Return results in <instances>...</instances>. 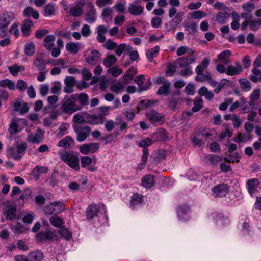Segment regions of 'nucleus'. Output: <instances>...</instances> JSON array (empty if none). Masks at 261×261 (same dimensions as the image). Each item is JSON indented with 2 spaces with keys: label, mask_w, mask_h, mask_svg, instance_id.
I'll return each instance as SVG.
<instances>
[{
  "label": "nucleus",
  "mask_w": 261,
  "mask_h": 261,
  "mask_svg": "<svg viewBox=\"0 0 261 261\" xmlns=\"http://www.w3.org/2000/svg\"><path fill=\"white\" fill-rule=\"evenodd\" d=\"M160 51V47L158 46H156L153 47L146 52V57L149 62H152L153 59L156 57Z\"/></svg>",
  "instance_id": "obj_38"
},
{
  "label": "nucleus",
  "mask_w": 261,
  "mask_h": 261,
  "mask_svg": "<svg viewBox=\"0 0 261 261\" xmlns=\"http://www.w3.org/2000/svg\"><path fill=\"white\" fill-rule=\"evenodd\" d=\"M192 52L193 51L189 47L187 46H181L177 50V55L180 56L186 53L191 54Z\"/></svg>",
  "instance_id": "obj_61"
},
{
  "label": "nucleus",
  "mask_w": 261,
  "mask_h": 261,
  "mask_svg": "<svg viewBox=\"0 0 261 261\" xmlns=\"http://www.w3.org/2000/svg\"><path fill=\"white\" fill-rule=\"evenodd\" d=\"M240 87L244 91H249L251 88L250 82L246 79H241L239 80Z\"/></svg>",
  "instance_id": "obj_49"
},
{
  "label": "nucleus",
  "mask_w": 261,
  "mask_h": 261,
  "mask_svg": "<svg viewBox=\"0 0 261 261\" xmlns=\"http://www.w3.org/2000/svg\"><path fill=\"white\" fill-rule=\"evenodd\" d=\"M69 128V124L67 123H62L59 127V132L58 136L61 137L64 135L66 134L68 132V129Z\"/></svg>",
  "instance_id": "obj_53"
},
{
  "label": "nucleus",
  "mask_w": 261,
  "mask_h": 261,
  "mask_svg": "<svg viewBox=\"0 0 261 261\" xmlns=\"http://www.w3.org/2000/svg\"><path fill=\"white\" fill-rule=\"evenodd\" d=\"M61 158L74 170L77 171L80 170L79 159L76 155L65 152L61 154Z\"/></svg>",
  "instance_id": "obj_5"
},
{
  "label": "nucleus",
  "mask_w": 261,
  "mask_h": 261,
  "mask_svg": "<svg viewBox=\"0 0 261 261\" xmlns=\"http://www.w3.org/2000/svg\"><path fill=\"white\" fill-rule=\"evenodd\" d=\"M85 123L91 125L102 124L105 118L102 115H89L86 113Z\"/></svg>",
  "instance_id": "obj_12"
},
{
  "label": "nucleus",
  "mask_w": 261,
  "mask_h": 261,
  "mask_svg": "<svg viewBox=\"0 0 261 261\" xmlns=\"http://www.w3.org/2000/svg\"><path fill=\"white\" fill-rule=\"evenodd\" d=\"M260 25H261V19H259L256 21L250 20L249 28H250V30H251L252 31H256L259 29V28Z\"/></svg>",
  "instance_id": "obj_60"
},
{
  "label": "nucleus",
  "mask_w": 261,
  "mask_h": 261,
  "mask_svg": "<svg viewBox=\"0 0 261 261\" xmlns=\"http://www.w3.org/2000/svg\"><path fill=\"white\" fill-rule=\"evenodd\" d=\"M66 50L71 54H76L81 48H84L83 44L77 42H69L65 45Z\"/></svg>",
  "instance_id": "obj_18"
},
{
  "label": "nucleus",
  "mask_w": 261,
  "mask_h": 261,
  "mask_svg": "<svg viewBox=\"0 0 261 261\" xmlns=\"http://www.w3.org/2000/svg\"><path fill=\"white\" fill-rule=\"evenodd\" d=\"M15 15L11 12L0 14V37H4L6 35L8 27L14 18Z\"/></svg>",
  "instance_id": "obj_4"
},
{
  "label": "nucleus",
  "mask_w": 261,
  "mask_h": 261,
  "mask_svg": "<svg viewBox=\"0 0 261 261\" xmlns=\"http://www.w3.org/2000/svg\"><path fill=\"white\" fill-rule=\"evenodd\" d=\"M48 169L47 167L40 166H36L32 172V175L34 178L38 180L39 179L40 174L47 173Z\"/></svg>",
  "instance_id": "obj_34"
},
{
  "label": "nucleus",
  "mask_w": 261,
  "mask_h": 261,
  "mask_svg": "<svg viewBox=\"0 0 261 261\" xmlns=\"http://www.w3.org/2000/svg\"><path fill=\"white\" fill-rule=\"evenodd\" d=\"M33 25V21L30 19H26L23 21L21 27V32L23 36H28L29 35V32Z\"/></svg>",
  "instance_id": "obj_29"
},
{
  "label": "nucleus",
  "mask_w": 261,
  "mask_h": 261,
  "mask_svg": "<svg viewBox=\"0 0 261 261\" xmlns=\"http://www.w3.org/2000/svg\"><path fill=\"white\" fill-rule=\"evenodd\" d=\"M64 205L61 202H55L50 203L44 208L45 213L48 215L58 214L64 210Z\"/></svg>",
  "instance_id": "obj_7"
},
{
  "label": "nucleus",
  "mask_w": 261,
  "mask_h": 261,
  "mask_svg": "<svg viewBox=\"0 0 261 261\" xmlns=\"http://www.w3.org/2000/svg\"><path fill=\"white\" fill-rule=\"evenodd\" d=\"M124 88L122 84L119 82H116L112 84L110 87V89L111 91L116 93L120 92Z\"/></svg>",
  "instance_id": "obj_50"
},
{
  "label": "nucleus",
  "mask_w": 261,
  "mask_h": 261,
  "mask_svg": "<svg viewBox=\"0 0 261 261\" xmlns=\"http://www.w3.org/2000/svg\"><path fill=\"white\" fill-rule=\"evenodd\" d=\"M28 256L30 261H41L43 258V254L40 251L32 252Z\"/></svg>",
  "instance_id": "obj_41"
},
{
  "label": "nucleus",
  "mask_w": 261,
  "mask_h": 261,
  "mask_svg": "<svg viewBox=\"0 0 261 261\" xmlns=\"http://www.w3.org/2000/svg\"><path fill=\"white\" fill-rule=\"evenodd\" d=\"M77 95H71L68 98L64 100L61 106V110L63 113L72 114L76 111L81 109L80 107L76 105Z\"/></svg>",
  "instance_id": "obj_3"
},
{
  "label": "nucleus",
  "mask_w": 261,
  "mask_h": 261,
  "mask_svg": "<svg viewBox=\"0 0 261 261\" xmlns=\"http://www.w3.org/2000/svg\"><path fill=\"white\" fill-rule=\"evenodd\" d=\"M231 55L232 53L230 50H225L219 54L218 58L220 62L227 65L230 62L229 58L231 56Z\"/></svg>",
  "instance_id": "obj_27"
},
{
  "label": "nucleus",
  "mask_w": 261,
  "mask_h": 261,
  "mask_svg": "<svg viewBox=\"0 0 261 261\" xmlns=\"http://www.w3.org/2000/svg\"><path fill=\"white\" fill-rule=\"evenodd\" d=\"M16 207L14 205H10L7 207L5 211L6 218L9 220H13L16 216Z\"/></svg>",
  "instance_id": "obj_42"
},
{
  "label": "nucleus",
  "mask_w": 261,
  "mask_h": 261,
  "mask_svg": "<svg viewBox=\"0 0 261 261\" xmlns=\"http://www.w3.org/2000/svg\"><path fill=\"white\" fill-rule=\"evenodd\" d=\"M260 94V90L259 89H255L253 90L252 92L250 95V101L249 102V105L253 106L254 105L255 101L258 100L259 98Z\"/></svg>",
  "instance_id": "obj_43"
},
{
  "label": "nucleus",
  "mask_w": 261,
  "mask_h": 261,
  "mask_svg": "<svg viewBox=\"0 0 261 261\" xmlns=\"http://www.w3.org/2000/svg\"><path fill=\"white\" fill-rule=\"evenodd\" d=\"M170 86V83H165L159 88L157 91V94L164 96L167 95L169 92Z\"/></svg>",
  "instance_id": "obj_48"
},
{
  "label": "nucleus",
  "mask_w": 261,
  "mask_h": 261,
  "mask_svg": "<svg viewBox=\"0 0 261 261\" xmlns=\"http://www.w3.org/2000/svg\"><path fill=\"white\" fill-rule=\"evenodd\" d=\"M210 60L205 58L202 60L200 65H198L195 68V72L198 75H201L204 70H205L210 64Z\"/></svg>",
  "instance_id": "obj_32"
},
{
  "label": "nucleus",
  "mask_w": 261,
  "mask_h": 261,
  "mask_svg": "<svg viewBox=\"0 0 261 261\" xmlns=\"http://www.w3.org/2000/svg\"><path fill=\"white\" fill-rule=\"evenodd\" d=\"M13 110L16 112H19L21 114H24L28 110L29 108L25 102H21L17 100L13 103Z\"/></svg>",
  "instance_id": "obj_20"
},
{
  "label": "nucleus",
  "mask_w": 261,
  "mask_h": 261,
  "mask_svg": "<svg viewBox=\"0 0 261 261\" xmlns=\"http://www.w3.org/2000/svg\"><path fill=\"white\" fill-rule=\"evenodd\" d=\"M146 117L152 123L163 121L162 116L154 111H151L146 114Z\"/></svg>",
  "instance_id": "obj_24"
},
{
  "label": "nucleus",
  "mask_w": 261,
  "mask_h": 261,
  "mask_svg": "<svg viewBox=\"0 0 261 261\" xmlns=\"http://www.w3.org/2000/svg\"><path fill=\"white\" fill-rule=\"evenodd\" d=\"M33 65L39 71H42L45 68V64L42 56H40L36 59L33 62Z\"/></svg>",
  "instance_id": "obj_40"
},
{
  "label": "nucleus",
  "mask_w": 261,
  "mask_h": 261,
  "mask_svg": "<svg viewBox=\"0 0 261 261\" xmlns=\"http://www.w3.org/2000/svg\"><path fill=\"white\" fill-rule=\"evenodd\" d=\"M143 202V196L137 193H135L131 197L130 207L132 209H134L136 206L141 204Z\"/></svg>",
  "instance_id": "obj_28"
},
{
  "label": "nucleus",
  "mask_w": 261,
  "mask_h": 261,
  "mask_svg": "<svg viewBox=\"0 0 261 261\" xmlns=\"http://www.w3.org/2000/svg\"><path fill=\"white\" fill-rule=\"evenodd\" d=\"M49 222L51 224L56 227H60L64 223V220L62 218L54 216L49 219Z\"/></svg>",
  "instance_id": "obj_44"
},
{
  "label": "nucleus",
  "mask_w": 261,
  "mask_h": 261,
  "mask_svg": "<svg viewBox=\"0 0 261 261\" xmlns=\"http://www.w3.org/2000/svg\"><path fill=\"white\" fill-rule=\"evenodd\" d=\"M81 163L82 167L87 168L90 171L93 172L97 169V168H96L94 165L90 166L92 163V159L89 156H82L81 158Z\"/></svg>",
  "instance_id": "obj_19"
},
{
  "label": "nucleus",
  "mask_w": 261,
  "mask_h": 261,
  "mask_svg": "<svg viewBox=\"0 0 261 261\" xmlns=\"http://www.w3.org/2000/svg\"><path fill=\"white\" fill-rule=\"evenodd\" d=\"M85 0H79L75 5L70 7L69 14L73 17H79L83 13V6L85 5Z\"/></svg>",
  "instance_id": "obj_10"
},
{
  "label": "nucleus",
  "mask_w": 261,
  "mask_h": 261,
  "mask_svg": "<svg viewBox=\"0 0 261 261\" xmlns=\"http://www.w3.org/2000/svg\"><path fill=\"white\" fill-rule=\"evenodd\" d=\"M56 235L50 231L42 232L37 236V239L39 241L43 240H54L56 239Z\"/></svg>",
  "instance_id": "obj_25"
},
{
  "label": "nucleus",
  "mask_w": 261,
  "mask_h": 261,
  "mask_svg": "<svg viewBox=\"0 0 261 261\" xmlns=\"http://www.w3.org/2000/svg\"><path fill=\"white\" fill-rule=\"evenodd\" d=\"M259 181L257 178L249 179L247 182V188L249 193L252 195L257 190Z\"/></svg>",
  "instance_id": "obj_21"
},
{
  "label": "nucleus",
  "mask_w": 261,
  "mask_h": 261,
  "mask_svg": "<svg viewBox=\"0 0 261 261\" xmlns=\"http://www.w3.org/2000/svg\"><path fill=\"white\" fill-rule=\"evenodd\" d=\"M77 95V100L81 106H84L88 103V96L86 94L82 93Z\"/></svg>",
  "instance_id": "obj_58"
},
{
  "label": "nucleus",
  "mask_w": 261,
  "mask_h": 261,
  "mask_svg": "<svg viewBox=\"0 0 261 261\" xmlns=\"http://www.w3.org/2000/svg\"><path fill=\"white\" fill-rule=\"evenodd\" d=\"M99 149V144L97 143H90L81 145L80 151L83 154L93 153Z\"/></svg>",
  "instance_id": "obj_13"
},
{
  "label": "nucleus",
  "mask_w": 261,
  "mask_h": 261,
  "mask_svg": "<svg viewBox=\"0 0 261 261\" xmlns=\"http://www.w3.org/2000/svg\"><path fill=\"white\" fill-rule=\"evenodd\" d=\"M101 55L95 49L92 50L85 56V60L87 63L92 65H95L101 62Z\"/></svg>",
  "instance_id": "obj_8"
},
{
  "label": "nucleus",
  "mask_w": 261,
  "mask_h": 261,
  "mask_svg": "<svg viewBox=\"0 0 261 261\" xmlns=\"http://www.w3.org/2000/svg\"><path fill=\"white\" fill-rule=\"evenodd\" d=\"M106 208L103 204H91L87 208L86 216L88 220H91L95 217L99 218L98 221L100 224L107 222V216L106 215Z\"/></svg>",
  "instance_id": "obj_1"
},
{
  "label": "nucleus",
  "mask_w": 261,
  "mask_h": 261,
  "mask_svg": "<svg viewBox=\"0 0 261 261\" xmlns=\"http://www.w3.org/2000/svg\"><path fill=\"white\" fill-rule=\"evenodd\" d=\"M255 67L252 70V74L250 75V79L253 82L258 81V77L260 76L261 71Z\"/></svg>",
  "instance_id": "obj_56"
},
{
  "label": "nucleus",
  "mask_w": 261,
  "mask_h": 261,
  "mask_svg": "<svg viewBox=\"0 0 261 261\" xmlns=\"http://www.w3.org/2000/svg\"><path fill=\"white\" fill-rule=\"evenodd\" d=\"M55 8L53 4L49 3L44 8L43 14L44 16H51L55 14Z\"/></svg>",
  "instance_id": "obj_39"
},
{
  "label": "nucleus",
  "mask_w": 261,
  "mask_h": 261,
  "mask_svg": "<svg viewBox=\"0 0 261 261\" xmlns=\"http://www.w3.org/2000/svg\"><path fill=\"white\" fill-rule=\"evenodd\" d=\"M61 84L59 82H55L54 86L51 88V92L55 94H58L60 93L61 89Z\"/></svg>",
  "instance_id": "obj_62"
},
{
  "label": "nucleus",
  "mask_w": 261,
  "mask_h": 261,
  "mask_svg": "<svg viewBox=\"0 0 261 261\" xmlns=\"http://www.w3.org/2000/svg\"><path fill=\"white\" fill-rule=\"evenodd\" d=\"M195 61V58L193 55L187 57H181L176 61L177 65L180 68H185Z\"/></svg>",
  "instance_id": "obj_16"
},
{
  "label": "nucleus",
  "mask_w": 261,
  "mask_h": 261,
  "mask_svg": "<svg viewBox=\"0 0 261 261\" xmlns=\"http://www.w3.org/2000/svg\"><path fill=\"white\" fill-rule=\"evenodd\" d=\"M27 149V143L25 142H17L6 150L7 156L18 160L24 154Z\"/></svg>",
  "instance_id": "obj_2"
},
{
  "label": "nucleus",
  "mask_w": 261,
  "mask_h": 261,
  "mask_svg": "<svg viewBox=\"0 0 261 261\" xmlns=\"http://www.w3.org/2000/svg\"><path fill=\"white\" fill-rule=\"evenodd\" d=\"M145 80L144 76L143 75H140L136 77L135 82L139 86V89L138 91L141 92L143 91L147 90L148 89L151 85L150 79H148L147 82L144 85H142Z\"/></svg>",
  "instance_id": "obj_15"
},
{
  "label": "nucleus",
  "mask_w": 261,
  "mask_h": 261,
  "mask_svg": "<svg viewBox=\"0 0 261 261\" xmlns=\"http://www.w3.org/2000/svg\"><path fill=\"white\" fill-rule=\"evenodd\" d=\"M86 17L85 20L89 23H93L97 19V13L92 2L85 4Z\"/></svg>",
  "instance_id": "obj_6"
},
{
  "label": "nucleus",
  "mask_w": 261,
  "mask_h": 261,
  "mask_svg": "<svg viewBox=\"0 0 261 261\" xmlns=\"http://www.w3.org/2000/svg\"><path fill=\"white\" fill-rule=\"evenodd\" d=\"M23 14L25 16L27 17H32L34 19H38L39 17V14L38 11L32 7H26L24 11Z\"/></svg>",
  "instance_id": "obj_35"
},
{
  "label": "nucleus",
  "mask_w": 261,
  "mask_h": 261,
  "mask_svg": "<svg viewBox=\"0 0 261 261\" xmlns=\"http://www.w3.org/2000/svg\"><path fill=\"white\" fill-rule=\"evenodd\" d=\"M228 188L225 184L216 186L212 189L213 196L215 197L225 196L228 192Z\"/></svg>",
  "instance_id": "obj_14"
},
{
  "label": "nucleus",
  "mask_w": 261,
  "mask_h": 261,
  "mask_svg": "<svg viewBox=\"0 0 261 261\" xmlns=\"http://www.w3.org/2000/svg\"><path fill=\"white\" fill-rule=\"evenodd\" d=\"M154 183V176L151 174H147L142 178V185L147 189L151 188Z\"/></svg>",
  "instance_id": "obj_22"
},
{
  "label": "nucleus",
  "mask_w": 261,
  "mask_h": 261,
  "mask_svg": "<svg viewBox=\"0 0 261 261\" xmlns=\"http://www.w3.org/2000/svg\"><path fill=\"white\" fill-rule=\"evenodd\" d=\"M59 233L62 237L64 238L66 240H69L72 237L71 233L66 228H62L60 229Z\"/></svg>",
  "instance_id": "obj_64"
},
{
  "label": "nucleus",
  "mask_w": 261,
  "mask_h": 261,
  "mask_svg": "<svg viewBox=\"0 0 261 261\" xmlns=\"http://www.w3.org/2000/svg\"><path fill=\"white\" fill-rule=\"evenodd\" d=\"M203 100L201 98L197 97L195 98L194 101V106L192 108V111L194 112L199 111L202 107Z\"/></svg>",
  "instance_id": "obj_51"
},
{
  "label": "nucleus",
  "mask_w": 261,
  "mask_h": 261,
  "mask_svg": "<svg viewBox=\"0 0 261 261\" xmlns=\"http://www.w3.org/2000/svg\"><path fill=\"white\" fill-rule=\"evenodd\" d=\"M212 78L211 73L208 72H205L204 73H202L201 75H197L195 80L197 82H204L206 80L208 81Z\"/></svg>",
  "instance_id": "obj_55"
},
{
  "label": "nucleus",
  "mask_w": 261,
  "mask_h": 261,
  "mask_svg": "<svg viewBox=\"0 0 261 261\" xmlns=\"http://www.w3.org/2000/svg\"><path fill=\"white\" fill-rule=\"evenodd\" d=\"M0 87L2 88L7 87L10 90H14L16 88V84L14 81L6 79L0 81Z\"/></svg>",
  "instance_id": "obj_37"
},
{
  "label": "nucleus",
  "mask_w": 261,
  "mask_h": 261,
  "mask_svg": "<svg viewBox=\"0 0 261 261\" xmlns=\"http://www.w3.org/2000/svg\"><path fill=\"white\" fill-rule=\"evenodd\" d=\"M8 68L9 72L14 76H18L20 72H23L25 70L24 66L19 65L17 64L8 66Z\"/></svg>",
  "instance_id": "obj_30"
},
{
  "label": "nucleus",
  "mask_w": 261,
  "mask_h": 261,
  "mask_svg": "<svg viewBox=\"0 0 261 261\" xmlns=\"http://www.w3.org/2000/svg\"><path fill=\"white\" fill-rule=\"evenodd\" d=\"M35 51V47L32 42L27 43L25 44V53L28 56H32Z\"/></svg>",
  "instance_id": "obj_54"
},
{
  "label": "nucleus",
  "mask_w": 261,
  "mask_h": 261,
  "mask_svg": "<svg viewBox=\"0 0 261 261\" xmlns=\"http://www.w3.org/2000/svg\"><path fill=\"white\" fill-rule=\"evenodd\" d=\"M108 72L114 77H118L122 73V70L118 67L115 66L109 68Z\"/></svg>",
  "instance_id": "obj_57"
},
{
  "label": "nucleus",
  "mask_w": 261,
  "mask_h": 261,
  "mask_svg": "<svg viewBox=\"0 0 261 261\" xmlns=\"http://www.w3.org/2000/svg\"><path fill=\"white\" fill-rule=\"evenodd\" d=\"M74 130L77 134L76 140L79 142H83L89 136L91 132V128L88 126L82 127H77L74 126Z\"/></svg>",
  "instance_id": "obj_11"
},
{
  "label": "nucleus",
  "mask_w": 261,
  "mask_h": 261,
  "mask_svg": "<svg viewBox=\"0 0 261 261\" xmlns=\"http://www.w3.org/2000/svg\"><path fill=\"white\" fill-rule=\"evenodd\" d=\"M189 207L186 205L179 206L177 210V213L179 219L185 221L188 219V213L189 212Z\"/></svg>",
  "instance_id": "obj_31"
},
{
  "label": "nucleus",
  "mask_w": 261,
  "mask_h": 261,
  "mask_svg": "<svg viewBox=\"0 0 261 261\" xmlns=\"http://www.w3.org/2000/svg\"><path fill=\"white\" fill-rule=\"evenodd\" d=\"M86 113H77L75 114L72 119L73 122L76 124H81L82 123H85Z\"/></svg>",
  "instance_id": "obj_46"
},
{
  "label": "nucleus",
  "mask_w": 261,
  "mask_h": 261,
  "mask_svg": "<svg viewBox=\"0 0 261 261\" xmlns=\"http://www.w3.org/2000/svg\"><path fill=\"white\" fill-rule=\"evenodd\" d=\"M81 33L83 37H87L91 35L92 31L90 29V26L88 24H85L83 25Z\"/></svg>",
  "instance_id": "obj_59"
},
{
  "label": "nucleus",
  "mask_w": 261,
  "mask_h": 261,
  "mask_svg": "<svg viewBox=\"0 0 261 261\" xmlns=\"http://www.w3.org/2000/svg\"><path fill=\"white\" fill-rule=\"evenodd\" d=\"M43 138V134L41 129H38L35 134L28 136L27 141L33 143H39Z\"/></svg>",
  "instance_id": "obj_26"
},
{
  "label": "nucleus",
  "mask_w": 261,
  "mask_h": 261,
  "mask_svg": "<svg viewBox=\"0 0 261 261\" xmlns=\"http://www.w3.org/2000/svg\"><path fill=\"white\" fill-rule=\"evenodd\" d=\"M18 119H13L11 121L8 129L11 135H14L19 131L18 129Z\"/></svg>",
  "instance_id": "obj_45"
},
{
  "label": "nucleus",
  "mask_w": 261,
  "mask_h": 261,
  "mask_svg": "<svg viewBox=\"0 0 261 261\" xmlns=\"http://www.w3.org/2000/svg\"><path fill=\"white\" fill-rule=\"evenodd\" d=\"M117 61V59L113 55H108L103 60V65L107 67H109L114 65Z\"/></svg>",
  "instance_id": "obj_47"
},
{
  "label": "nucleus",
  "mask_w": 261,
  "mask_h": 261,
  "mask_svg": "<svg viewBox=\"0 0 261 261\" xmlns=\"http://www.w3.org/2000/svg\"><path fill=\"white\" fill-rule=\"evenodd\" d=\"M74 143L73 139L70 136H67L60 140L58 143V146L64 148H68Z\"/></svg>",
  "instance_id": "obj_33"
},
{
  "label": "nucleus",
  "mask_w": 261,
  "mask_h": 261,
  "mask_svg": "<svg viewBox=\"0 0 261 261\" xmlns=\"http://www.w3.org/2000/svg\"><path fill=\"white\" fill-rule=\"evenodd\" d=\"M128 10L131 15L140 16L143 13L144 8L139 1L136 0L129 4Z\"/></svg>",
  "instance_id": "obj_9"
},
{
  "label": "nucleus",
  "mask_w": 261,
  "mask_h": 261,
  "mask_svg": "<svg viewBox=\"0 0 261 261\" xmlns=\"http://www.w3.org/2000/svg\"><path fill=\"white\" fill-rule=\"evenodd\" d=\"M55 36L49 35L45 37L43 41V46L47 50H51L55 46Z\"/></svg>",
  "instance_id": "obj_23"
},
{
  "label": "nucleus",
  "mask_w": 261,
  "mask_h": 261,
  "mask_svg": "<svg viewBox=\"0 0 261 261\" xmlns=\"http://www.w3.org/2000/svg\"><path fill=\"white\" fill-rule=\"evenodd\" d=\"M185 28L186 30L190 34H194L197 31V25L194 22L187 24L185 25Z\"/></svg>",
  "instance_id": "obj_63"
},
{
  "label": "nucleus",
  "mask_w": 261,
  "mask_h": 261,
  "mask_svg": "<svg viewBox=\"0 0 261 261\" xmlns=\"http://www.w3.org/2000/svg\"><path fill=\"white\" fill-rule=\"evenodd\" d=\"M243 68L239 62H236L234 65H231L227 67L226 73L228 75L233 76L239 74L242 72Z\"/></svg>",
  "instance_id": "obj_17"
},
{
  "label": "nucleus",
  "mask_w": 261,
  "mask_h": 261,
  "mask_svg": "<svg viewBox=\"0 0 261 261\" xmlns=\"http://www.w3.org/2000/svg\"><path fill=\"white\" fill-rule=\"evenodd\" d=\"M198 93L200 96H204L206 99L209 100H212L214 97L213 93L204 86L200 88Z\"/></svg>",
  "instance_id": "obj_36"
},
{
  "label": "nucleus",
  "mask_w": 261,
  "mask_h": 261,
  "mask_svg": "<svg viewBox=\"0 0 261 261\" xmlns=\"http://www.w3.org/2000/svg\"><path fill=\"white\" fill-rule=\"evenodd\" d=\"M229 14L226 12H221L218 13L216 17V20L219 23H224L229 17Z\"/></svg>",
  "instance_id": "obj_52"
}]
</instances>
